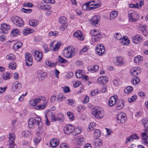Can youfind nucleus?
<instances>
[{"label":"nucleus","mask_w":148,"mask_h":148,"mask_svg":"<svg viewBox=\"0 0 148 148\" xmlns=\"http://www.w3.org/2000/svg\"><path fill=\"white\" fill-rule=\"evenodd\" d=\"M35 120L37 121V125L38 126V128L36 130V135L37 136L42 137L44 135L45 133L42 128L43 123L41 121V119L39 117H37L36 118Z\"/></svg>","instance_id":"1"},{"label":"nucleus","mask_w":148,"mask_h":148,"mask_svg":"<svg viewBox=\"0 0 148 148\" xmlns=\"http://www.w3.org/2000/svg\"><path fill=\"white\" fill-rule=\"evenodd\" d=\"M92 114L96 118L100 119L104 116V113L103 109L99 107H96L93 110Z\"/></svg>","instance_id":"2"},{"label":"nucleus","mask_w":148,"mask_h":148,"mask_svg":"<svg viewBox=\"0 0 148 148\" xmlns=\"http://www.w3.org/2000/svg\"><path fill=\"white\" fill-rule=\"evenodd\" d=\"M63 54L65 57L68 58H71L73 56L75 55V52L69 47H66L64 49Z\"/></svg>","instance_id":"3"},{"label":"nucleus","mask_w":148,"mask_h":148,"mask_svg":"<svg viewBox=\"0 0 148 148\" xmlns=\"http://www.w3.org/2000/svg\"><path fill=\"white\" fill-rule=\"evenodd\" d=\"M128 14L129 20L131 22H136L139 18L138 14L133 11H129Z\"/></svg>","instance_id":"4"},{"label":"nucleus","mask_w":148,"mask_h":148,"mask_svg":"<svg viewBox=\"0 0 148 148\" xmlns=\"http://www.w3.org/2000/svg\"><path fill=\"white\" fill-rule=\"evenodd\" d=\"M90 33L93 37L92 38V40L93 42H95L99 40L101 37V35L100 34V32L98 30L94 29L90 31Z\"/></svg>","instance_id":"5"},{"label":"nucleus","mask_w":148,"mask_h":148,"mask_svg":"<svg viewBox=\"0 0 148 148\" xmlns=\"http://www.w3.org/2000/svg\"><path fill=\"white\" fill-rule=\"evenodd\" d=\"M12 21L15 25L17 27H23L24 25V22L23 19L17 16L13 17L12 18Z\"/></svg>","instance_id":"6"},{"label":"nucleus","mask_w":148,"mask_h":148,"mask_svg":"<svg viewBox=\"0 0 148 148\" xmlns=\"http://www.w3.org/2000/svg\"><path fill=\"white\" fill-rule=\"evenodd\" d=\"M126 115V114L122 112L118 113L116 116L118 122L119 123H124L127 119Z\"/></svg>","instance_id":"7"},{"label":"nucleus","mask_w":148,"mask_h":148,"mask_svg":"<svg viewBox=\"0 0 148 148\" xmlns=\"http://www.w3.org/2000/svg\"><path fill=\"white\" fill-rule=\"evenodd\" d=\"M89 5H90V8L91 10H93L101 6V2L98 0H91L88 2Z\"/></svg>","instance_id":"8"},{"label":"nucleus","mask_w":148,"mask_h":148,"mask_svg":"<svg viewBox=\"0 0 148 148\" xmlns=\"http://www.w3.org/2000/svg\"><path fill=\"white\" fill-rule=\"evenodd\" d=\"M59 23L62 25L60 27V29L62 31L64 30L68 25L66 18L64 16L61 17L59 18Z\"/></svg>","instance_id":"9"},{"label":"nucleus","mask_w":148,"mask_h":148,"mask_svg":"<svg viewBox=\"0 0 148 148\" xmlns=\"http://www.w3.org/2000/svg\"><path fill=\"white\" fill-rule=\"evenodd\" d=\"M75 130V127L73 125L69 124L67 125L64 128V133L67 134H69L73 132Z\"/></svg>","instance_id":"10"},{"label":"nucleus","mask_w":148,"mask_h":148,"mask_svg":"<svg viewBox=\"0 0 148 148\" xmlns=\"http://www.w3.org/2000/svg\"><path fill=\"white\" fill-rule=\"evenodd\" d=\"M32 54L35 59L39 62L40 61L42 58V53L37 50H33L32 51Z\"/></svg>","instance_id":"11"},{"label":"nucleus","mask_w":148,"mask_h":148,"mask_svg":"<svg viewBox=\"0 0 148 148\" xmlns=\"http://www.w3.org/2000/svg\"><path fill=\"white\" fill-rule=\"evenodd\" d=\"M31 56V54L28 53H25V61L27 66H30L32 65L33 62Z\"/></svg>","instance_id":"12"},{"label":"nucleus","mask_w":148,"mask_h":148,"mask_svg":"<svg viewBox=\"0 0 148 148\" xmlns=\"http://www.w3.org/2000/svg\"><path fill=\"white\" fill-rule=\"evenodd\" d=\"M105 51V49L103 44H98L97 45L96 51L99 55H102Z\"/></svg>","instance_id":"13"},{"label":"nucleus","mask_w":148,"mask_h":148,"mask_svg":"<svg viewBox=\"0 0 148 148\" xmlns=\"http://www.w3.org/2000/svg\"><path fill=\"white\" fill-rule=\"evenodd\" d=\"M140 72L141 70L140 68L137 67H134L130 70V72L132 75L134 77L137 76V75L140 74Z\"/></svg>","instance_id":"14"},{"label":"nucleus","mask_w":148,"mask_h":148,"mask_svg":"<svg viewBox=\"0 0 148 148\" xmlns=\"http://www.w3.org/2000/svg\"><path fill=\"white\" fill-rule=\"evenodd\" d=\"M118 97L116 95L112 96L109 99L108 105L110 107H112L114 105L116 102V99Z\"/></svg>","instance_id":"15"},{"label":"nucleus","mask_w":148,"mask_h":148,"mask_svg":"<svg viewBox=\"0 0 148 148\" xmlns=\"http://www.w3.org/2000/svg\"><path fill=\"white\" fill-rule=\"evenodd\" d=\"M142 37L139 34H137L134 36L132 38V42L135 44H138L141 42Z\"/></svg>","instance_id":"16"},{"label":"nucleus","mask_w":148,"mask_h":148,"mask_svg":"<svg viewBox=\"0 0 148 148\" xmlns=\"http://www.w3.org/2000/svg\"><path fill=\"white\" fill-rule=\"evenodd\" d=\"M114 63L118 66H122L123 63V58L120 56L115 58L113 60Z\"/></svg>","instance_id":"17"},{"label":"nucleus","mask_w":148,"mask_h":148,"mask_svg":"<svg viewBox=\"0 0 148 148\" xmlns=\"http://www.w3.org/2000/svg\"><path fill=\"white\" fill-rule=\"evenodd\" d=\"M45 117L47 118L48 117L50 118L53 122L56 121V118L53 113L50 111H48L45 114Z\"/></svg>","instance_id":"18"},{"label":"nucleus","mask_w":148,"mask_h":148,"mask_svg":"<svg viewBox=\"0 0 148 148\" xmlns=\"http://www.w3.org/2000/svg\"><path fill=\"white\" fill-rule=\"evenodd\" d=\"M73 35L74 37L77 38L80 40H83L84 38V37L83 36L82 33L80 30H77L74 33Z\"/></svg>","instance_id":"19"},{"label":"nucleus","mask_w":148,"mask_h":148,"mask_svg":"<svg viewBox=\"0 0 148 148\" xmlns=\"http://www.w3.org/2000/svg\"><path fill=\"white\" fill-rule=\"evenodd\" d=\"M99 19V16H94L91 19L90 22L92 25H94L95 26H97V25H98Z\"/></svg>","instance_id":"20"},{"label":"nucleus","mask_w":148,"mask_h":148,"mask_svg":"<svg viewBox=\"0 0 148 148\" xmlns=\"http://www.w3.org/2000/svg\"><path fill=\"white\" fill-rule=\"evenodd\" d=\"M37 117H35L34 119L32 117L29 118L28 121V126L29 128H32L34 127L35 125V122L37 124V121L35 120L36 118Z\"/></svg>","instance_id":"21"},{"label":"nucleus","mask_w":148,"mask_h":148,"mask_svg":"<svg viewBox=\"0 0 148 148\" xmlns=\"http://www.w3.org/2000/svg\"><path fill=\"white\" fill-rule=\"evenodd\" d=\"M107 81V78L106 76H101L97 79L98 82L100 84H103Z\"/></svg>","instance_id":"22"},{"label":"nucleus","mask_w":148,"mask_h":148,"mask_svg":"<svg viewBox=\"0 0 148 148\" xmlns=\"http://www.w3.org/2000/svg\"><path fill=\"white\" fill-rule=\"evenodd\" d=\"M84 75H85V73L83 70H77L76 72V77L78 78H82Z\"/></svg>","instance_id":"23"},{"label":"nucleus","mask_w":148,"mask_h":148,"mask_svg":"<svg viewBox=\"0 0 148 148\" xmlns=\"http://www.w3.org/2000/svg\"><path fill=\"white\" fill-rule=\"evenodd\" d=\"M21 88V84L18 82H14L13 85V88L14 90H17Z\"/></svg>","instance_id":"24"},{"label":"nucleus","mask_w":148,"mask_h":148,"mask_svg":"<svg viewBox=\"0 0 148 148\" xmlns=\"http://www.w3.org/2000/svg\"><path fill=\"white\" fill-rule=\"evenodd\" d=\"M59 141L57 139H53L51 140L50 144V145L52 147H56L59 144Z\"/></svg>","instance_id":"25"},{"label":"nucleus","mask_w":148,"mask_h":148,"mask_svg":"<svg viewBox=\"0 0 148 148\" xmlns=\"http://www.w3.org/2000/svg\"><path fill=\"white\" fill-rule=\"evenodd\" d=\"M1 27H0V32H3L2 29H4L6 31L8 32V31L10 29V27L9 25L8 24L4 23L1 25Z\"/></svg>","instance_id":"26"},{"label":"nucleus","mask_w":148,"mask_h":148,"mask_svg":"<svg viewBox=\"0 0 148 148\" xmlns=\"http://www.w3.org/2000/svg\"><path fill=\"white\" fill-rule=\"evenodd\" d=\"M85 140L83 138H80L78 139L76 142V144L80 146L84 145L85 143Z\"/></svg>","instance_id":"27"},{"label":"nucleus","mask_w":148,"mask_h":148,"mask_svg":"<svg viewBox=\"0 0 148 148\" xmlns=\"http://www.w3.org/2000/svg\"><path fill=\"white\" fill-rule=\"evenodd\" d=\"M121 40V42L122 44L127 45L129 44L130 41L127 37L124 36Z\"/></svg>","instance_id":"28"},{"label":"nucleus","mask_w":148,"mask_h":148,"mask_svg":"<svg viewBox=\"0 0 148 148\" xmlns=\"http://www.w3.org/2000/svg\"><path fill=\"white\" fill-rule=\"evenodd\" d=\"M2 76L3 79L5 80L10 79L11 76V75L9 72H6L2 75Z\"/></svg>","instance_id":"29"},{"label":"nucleus","mask_w":148,"mask_h":148,"mask_svg":"<svg viewBox=\"0 0 148 148\" xmlns=\"http://www.w3.org/2000/svg\"><path fill=\"white\" fill-rule=\"evenodd\" d=\"M94 145L97 147L101 145L102 144V140L100 139H96L94 140L93 142Z\"/></svg>","instance_id":"30"},{"label":"nucleus","mask_w":148,"mask_h":148,"mask_svg":"<svg viewBox=\"0 0 148 148\" xmlns=\"http://www.w3.org/2000/svg\"><path fill=\"white\" fill-rule=\"evenodd\" d=\"M40 8L43 10H49L51 8V6L48 4L43 5L42 3L40 4Z\"/></svg>","instance_id":"31"},{"label":"nucleus","mask_w":148,"mask_h":148,"mask_svg":"<svg viewBox=\"0 0 148 148\" xmlns=\"http://www.w3.org/2000/svg\"><path fill=\"white\" fill-rule=\"evenodd\" d=\"M118 12L116 10L112 11L110 14V18L111 19H114L117 16Z\"/></svg>","instance_id":"32"},{"label":"nucleus","mask_w":148,"mask_h":148,"mask_svg":"<svg viewBox=\"0 0 148 148\" xmlns=\"http://www.w3.org/2000/svg\"><path fill=\"white\" fill-rule=\"evenodd\" d=\"M20 33V31L19 29H13L11 31V35L12 36H16L18 35Z\"/></svg>","instance_id":"33"},{"label":"nucleus","mask_w":148,"mask_h":148,"mask_svg":"<svg viewBox=\"0 0 148 148\" xmlns=\"http://www.w3.org/2000/svg\"><path fill=\"white\" fill-rule=\"evenodd\" d=\"M131 82L134 85H135L140 82V80L137 76L134 77L133 78Z\"/></svg>","instance_id":"34"},{"label":"nucleus","mask_w":148,"mask_h":148,"mask_svg":"<svg viewBox=\"0 0 148 148\" xmlns=\"http://www.w3.org/2000/svg\"><path fill=\"white\" fill-rule=\"evenodd\" d=\"M47 104V102L45 101L43 103V105L37 106L36 107V109L37 110L43 109L45 108Z\"/></svg>","instance_id":"35"},{"label":"nucleus","mask_w":148,"mask_h":148,"mask_svg":"<svg viewBox=\"0 0 148 148\" xmlns=\"http://www.w3.org/2000/svg\"><path fill=\"white\" fill-rule=\"evenodd\" d=\"M9 142H14L15 140V135L13 133H10L9 134Z\"/></svg>","instance_id":"36"},{"label":"nucleus","mask_w":148,"mask_h":148,"mask_svg":"<svg viewBox=\"0 0 148 148\" xmlns=\"http://www.w3.org/2000/svg\"><path fill=\"white\" fill-rule=\"evenodd\" d=\"M88 4V2L84 4L82 6V8L84 10H86L89 11L90 10H92L90 8H91L90 5H89Z\"/></svg>","instance_id":"37"},{"label":"nucleus","mask_w":148,"mask_h":148,"mask_svg":"<svg viewBox=\"0 0 148 148\" xmlns=\"http://www.w3.org/2000/svg\"><path fill=\"white\" fill-rule=\"evenodd\" d=\"M124 106V102L123 101H121V102H119V103L117 102L116 104V106L117 109H120L122 108Z\"/></svg>","instance_id":"38"},{"label":"nucleus","mask_w":148,"mask_h":148,"mask_svg":"<svg viewBox=\"0 0 148 148\" xmlns=\"http://www.w3.org/2000/svg\"><path fill=\"white\" fill-rule=\"evenodd\" d=\"M133 90V88L131 86H128L126 87L124 90L125 93L129 94L131 93Z\"/></svg>","instance_id":"39"},{"label":"nucleus","mask_w":148,"mask_h":148,"mask_svg":"<svg viewBox=\"0 0 148 148\" xmlns=\"http://www.w3.org/2000/svg\"><path fill=\"white\" fill-rule=\"evenodd\" d=\"M147 27L145 25L143 24H141L139 26L138 29L139 30L141 31L142 32H144L145 30V29Z\"/></svg>","instance_id":"40"},{"label":"nucleus","mask_w":148,"mask_h":148,"mask_svg":"<svg viewBox=\"0 0 148 148\" xmlns=\"http://www.w3.org/2000/svg\"><path fill=\"white\" fill-rule=\"evenodd\" d=\"M16 67V64L14 62L10 63L9 64V68L12 70L15 69Z\"/></svg>","instance_id":"41"},{"label":"nucleus","mask_w":148,"mask_h":148,"mask_svg":"<svg viewBox=\"0 0 148 148\" xmlns=\"http://www.w3.org/2000/svg\"><path fill=\"white\" fill-rule=\"evenodd\" d=\"M60 45V43H57L55 45L54 47H53L52 45H51V46L52 48H51V49L52 51H56L58 50V49L59 48Z\"/></svg>","instance_id":"42"},{"label":"nucleus","mask_w":148,"mask_h":148,"mask_svg":"<svg viewBox=\"0 0 148 148\" xmlns=\"http://www.w3.org/2000/svg\"><path fill=\"white\" fill-rule=\"evenodd\" d=\"M33 32V29L29 28H27L24 30L23 34L25 35H27V34L31 33Z\"/></svg>","instance_id":"43"},{"label":"nucleus","mask_w":148,"mask_h":148,"mask_svg":"<svg viewBox=\"0 0 148 148\" xmlns=\"http://www.w3.org/2000/svg\"><path fill=\"white\" fill-rule=\"evenodd\" d=\"M29 24L31 26L36 27L37 25V21L35 20H31L29 21Z\"/></svg>","instance_id":"44"},{"label":"nucleus","mask_w":148,"mask_h":148,"mask_svg":"<svg viewBox=\"0 0 148 148\" xmlns=\"http://www.w3.org/2000/svg\"><path fill=\"white\" fill-rule=\"evenodd\" d=\"M6 58L8 60H13L15 59V56L13 54H9L6 56Z\"/></svg>","instance_id":"45"},{"label":"nucleus","mask_w":148,"mask_h":148,"mask_svg":"<svg viewBox=\"0 0 148 148\" xmlns=\"http://www.w3.org/2000/svg\"><path fill=\"white\" fill-rule=\"evenodd\" d=\"M65 99V97L62 94L60 93L58 95L57 100L58 101H60L64 100Z\"/></svg>","instance_id":"46"},{"label":"nucleus","mask_w":148,"mask_h":148,"mask_svg":"<svg viewBox=\"0 0 148 148\" xmlns=\"http://www.w3.org/2000/svg\"><path fill=\"white\" fill-rule=\"evenodd\" d=\"M101 135V132L98 130H96L94 132V136L95 137L98 138Z\"/></svg>","instance_id":"47"},{"label":"nucleus","mask_w":148,"mask_h":148,"mask_svg":"<svg viewBox=\"0 0 148 148\" xmlns=\"http://www.w3.org/2000/svg\"><path fill=\"white\" fill-rule=\"evenodd\" d=\"M56 118V121H63V115L62 114H58Z\"/></svg>","instance_id":"48"},{"label":"nucleus","mask_w":148,"mask_h":148,"mask_svg":"<svg viewBox=\"0 0 148 148\" xmlns=\"http://www.w3.org/2000/svg\"><path fill=\"white\" fill-rule=\"evenodd\" d=\"M137 98V96L136 95H134L131 98L128 99V101L130 103L134 102Z\"/></svg>","instance_id":"49"},{"label":"nucleus","mask_w":148,"mask_h":148,"mask_svg":"<svg viewBox=\"0 0 148 148\" xmlns=\"http://www.w3.org/2000/svg\"><path fill=\"white\" fill-rule=\"evenodd\" d=\"M22 43L21 42H16L14 45V47H16L17 49L20 48L22 46Z\"/></svg>","instance_id":"50"},{"label":"nucleus","mask_w":148,"mask_h":148,"mask_svg":"<svg viewBox=\"0 0 148 148\" xmlns=\"http://www.w3.org/2000/svg\"><path fill=\"white\" fill-rule=\"evenodd\" d=\"M67 115L71 121H73L74 119V117L73 113L69 111L67 113Z\"/></svg>","instance_id":"51"},{"label":"nucleus","mask_w":148,"mask_h":148,"mask_svg":"<svg viewBox=\"0 0 148 148\" xmlns=\"http://www.w3.org/2000/svg\"><path fill=\"white\" fill-rule=\"evenodd\" d=\"M42 137L40 136H37L34 139V143L36 144L39 143L41 140V137Z\"/></svg>","instance_id":"52"},{"label":"nucleus","mask_w":148,"mask_h":148,"mask_svg":"<svg viewBox=\"0 0 148 148\" xmlns=\"http://www.w3.org/2000/svg\"><path fill=\"white\" fill-rule=\"evenodd\" d=\"M114 37L117 40H120L122 39V36L120 33H116L114 35Z\"/></svg>","instance_id":"53"},{"label":"nucleus","mask_w":148,"mask_h":148,"mask_svg":"<svg viewBox=\"0 0 148 148\" xmlns=\"http://www.w3.org/2000/svg\"><path fill=\"white\" fill-rule=\"evenodd\" d=\"M95 123L94 122H92L90 123L88 127V130H89V131L92 130V129H93L94 127L95 126Z\"/></svg>","instance_id":"54"},{"label":"nucleus","mask_w":148,"mask_h":148,"mask_svg":"<svg viewBox=\"0 0 148 148\" xmlns=\"http://www.w3.org/2000/svg\"><path fill=\"white\" fill-rule=\"evenodd\" d=\"M9 148H16L17 146L15 144L14 142H9L8 144Z\"/></svg>","instance_id":"55"},{"label":"nucleus","mask_w":148,"mask_h":148,"mask_svg":"<svg viewBox=\"0 0 148 148\" xmlns=\"http://www.w3.org/2000/svg\"><path fill=\"white\" fill-rule=\"evenodd\" d=\"M45 63L47 66L51 67L54 66L56 64V63H51L50 61H46Z\"/></svg>","instance_id":"56"},{"label":"nucleus","mask_w":148,"mask_h":148,"mask_svg":"<svg viewBox=\"0 0 148 148\" xmlns=\"http://www.w3.org/2000/svg\"><path fill=\"white\" fill-rule=\"evenodd\" d=\"M58 62L61 63H66L67 62V60L59 56L58 58Z\"/></svg>","instance_id":"57"},{"label":"nucleus","mask_w":148,"mask_h":148,"mask_svg":"<svg viewBox=\"0 0 148 148\" xmlns=\"http://www.w3.org/2000/svg\"><path fill=\"white\" fill-rule=\"evenodd\" d=\"M66 102L69 105H72L74 103L75 101L72 99H68L66 100Z\"/></svg>","instance_id":"58"},{"label":"nucleus","mask_w":148,"mask_h":148,"mask_svg":"<svg viewBox=\"0 0 148 148\" xmlns=\"http://www.w3.org/2000/svg\"><path fill=\"white\" fill-rule=\"evenodd\" d=\"M38 75H40L41 77H44L46 75V73L45 72H43L41 70L38 71Z\"/></svg>","instance_id":"59"},{"label":"nucleus","mask_w":148,"mask_h":148,"mask_svg":"<svg viewBox=\"0 0 148 148\" xmlns=\"http://www.w3.org/2000/svg\"><path fill=\"white\" fill-rule=\"evenodd\" d=\"M89 47L88 46H85L80 51V53L82 54L83 52H85L86 51L88 50L89 49Z\"/></svg>","instance_id":"60"},{"label":"nucleus","mask_w":148,"mask_h":148,"mask_svg":"<svg viewBox=\"0 0 148 148\" xmlns=\"http://www.w3.org/2000/svg\"><path fill=\"white\" fill-rule=\"evenodd\" d=\"M31 134V132L28 131H24L22 133V135L25 137H27L29 135H30Z\"/></svg>","instance_id":"61"},{"label":"nucleus","mask_w":148,"mask_h":148,"mask_svg":"<svg viewBox=\"0 0 148 148\" xmlns=\"http://www.w3.org/2000/svg\"><path fill=\"white\" fill-rule=\"evenodd\" d=\"M142 59V58L141 57H140V56H138L137 57H135L134 60L135 62L137 63L138 61H140Z\"/></svg>","instance_id":"62"},{"label":"nucleus","mask_w":148,"mask_h":148,"mask_svg":"<svg viewBox=\"0 0 148 148\" xmlns=\"http://www.w3.org/2000/svg\"><path fill=\"white\" fill-rule=\"evenodd\" d=\"M58 33V32L54 31L50 32L49 33V35L50 36H54L57 35Z\"/></svg>","instance_id":"63"},{"label":"nucleus","mask_w":148,"mask_h":148,"mask_svg":"<svg viewBox=\"0 0 148 148\" xmlns=\"http://www.w3.org/2000/svg\"><path fill=\"white\" fill-rule=\"evenodd\" d=\"M56 99V96L53 95L49 99L51 103H53L55 101Z\"/></svg>","instance_id":"64"}]
</instances>
